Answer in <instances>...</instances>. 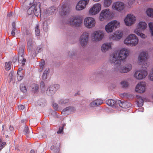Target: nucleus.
<instances>
[{"instance_id": "nucleus-1", "label": "nucleus", "mask_w": 153, "mask_h": 153, "mask_svg": "<svg viewBox=\"0 0 153 153\" xmlns=\"http://www.w3.org/2000/svg\"><path fill=\"white\" fill-rule=\"evenodd\" d=\"M129 51L126 48H122L118 51H115L111 55L110 61L114 65H119L120 61L125 60L128 56Z\"/></svg>"}, {"instance_id": "nucleus-2", "label": "nucleus", "mask_w": 153, "mask_h": 153, "mask_svg": "<svg viewBox=\"0 0 153 153\" xmlns=\"http://www.w3.org/2000/svg\"><path fill=\"white\" fill-rule=\"evenodd\" d=\"M65 22L66 24L72 26L77 27L81 25L82 22V19L81 16L77 15L67 19Z\"/></svg>"}, {"instance_id": "nucleus-3", "label": "nucleus", "mask_w": 153, "mask_h": 153, "mask_svg": "<svg viewBox=\"0 0 153 153\" xmlns=\"http://www.w3.org/2000/svg\"><path fill=\"white\" fill-rule=\"evenodd\" d=\"M124 44L131 47L136 46L139 43V39L134 34H130L126 38L124 41Z\"/></svg>"}, {"instance_id": "nucleus-4", "label": "nucleus", "mask_w": 153, "mask_h": 153, "mask_svg": "<svg viewBox=\"0 0 153 153\" xmlns=\"http://www.w3.org/2000/svg\"><path fill=\"white\" fill-rule=\"evenodd\" d=\"M120 26V22L117 20H113L108 22L105 26V30L108 33L112 32Z\"/></svg>"}, {"instance_id": "nucleus-5", "label": "nucleus", "mask_w": 153, "mask_h": 153, "mask_svg": "<svg viewBox=\"0 0 153 153\" xmlns=\"http://www.w3.org/2000/svg\"><path fill=\"white\" fill-rule=\"evenodd\" d=\"M148 58V54L145 51L140 52L138 56L137 62L139 65L144 66L147 69L149 66V62L146 61Z\"/></svg>"}, {"instance_id": "nucleus-6", "label": "nucleus", "mask_w": 153, "mask_h": 153, "mask_svg": "<svg viewBox=\"0 0 153 153\" xmlns=\"http://www.w3.org/2000/svg\"><path fill=\"white\" fill-rule=\"evenodd\" d=\"M91 40L93 42H97L102 41L104 37V33L101 30H95L91 35Z\"/></svg>"}, {"instance_id": "nucleus-7", "label": "nucleus", "mask_w": 153, "mask_h": 153, "mask_svg": "<svg viewBox=\"0 0 153 153\" xmlns=\"http://www.w3.org/2000/svg\"><path fill=\"white\" fill-rule=\"evenodd\" d=\"M147 75V71L146 70L143 68L135 71L133 76L136 79L141 80L145 79Z\"/></svg>"}, {"instance_id": "nucleus-8", "label": "nucleus", "mask_w": 153, "mask_h": 153, "mask_svg": "<svg viewBox=\"0 0 153 153\" xmlns=\"http://www.w3.org/2000/svg\"><path fill=\"white\" fill-rule=\"evenodd\" d=\"M102 5L100 3H95L90 7L88 11V13L91 16L96 15L100 11Z\"/></svg>"}, {"instance_id": "nucleus-9", "label": "nucleus", "mask_w": 153, "mask_h": 153, "mask_svg": "<svg viewBox=\"0 0 153 153\" xmlns=\"http://www.w3.org/2000/svg\"><path fill=\"white\" fill-rule=\"evenodd\" d=\"M132 68V65L130 63H128L126 64L124 66L118 65L114 70L121 73H128L131 71Z\"/></svg>"}, {"instance_id": "nucleus-10", "label": "nucleus", "mask_w": 153, "mask_h": 153, "mask_svg": "<svg viewBox=\"0 0 153 153\" xmlns=\"http://www.w3.org/2000/svg\"><path fill=\"white\" fill-rule=\"evenodd\" d=\"M85 26L87 29H92L95 27L96 20L94 18L91 17H86L84 20Z\"/></svg>"}, {"instance_id": "nucleus-11", "label": "nucleus", "mask_w": 153, "mask_h": 153, "mask_svg": "<svg viewBox=\"0 0 153 153\" xmlns=\"http://www.w3.org/2000/svg\"><path fill=\"white\" fill-rule=\"evenodd\" d=\"M40 4H33L27 10V13L29 15H31L34 13L36 16H38L41 15L40 9Z\"/></svg>"}, {"instance_id": "nucleus-12", "label": "nucleus", "mask_w": 153, "mask_h": 153, "mask_svg": "<svg viewBox=\"0 0 153 153\" xmlns=\"http://www.w3.org/2000/svg\"><path fill=\"white\" fill-rule=\"evenodd\" d=\"M136 20L134 15L131 14H128L124 19V22L127 26H130L134 25Z\"/></svg>"}, {"instance_id": "nucleus-13", "label": "nucleus", "mask_w": 153, "mask_h": 153, "mask_svg": "<svg viewBox=\"0 0 153 153\" xmlns=\"http://www.w3.org/2000/svg\"><path fill=\"white\" fill-rule=\"evenodd\" d=\"M112 16V13L110 10L107 8L102 10L100 12L99 16V20L103 21L105 20L108 19Z\"/></svg>"}, {"instance_id": "nucleus-14", "label": "nucleus", "mask_w": 153, "mask_h": 153, "mask_svg": "<svg viewBox=\"0 0 153 153\" xmlns=\"http://www.w3.org/2000/svg\"><path fill=\"white\" fill-rule=\"evenodd\" d=\"M89 34L88 31H85L80 36L79 42L82 46H85L87 45L88 41Z\"/></svg>"}, {"instance_id": "nucleus-15", "label": "nucleus", "mask_w": 153, "mask_h": 153, "mask_svg": "<svg viewBox=\"0 0 153 153\" xmlns=\"http://www.w3.org/2000/svg\"><path fill=\"white\" fill-rule=\"evenodd\" d=\"M125 5L124 3L121 1H116L114 2L112 5V9L118 12H121L125 9Z\"/></svg>"}, {"instance_id": "nucleus-16", "label": "nucleus", "mask_w": 153, "mask_h": 153, "mask_svg": "<svg viewBox=\"0 0 153 153\" xmlns=\"http://www.w3.org/2000/svg\"><path fill=\"white\" fill-rule=\"evenodd\" d=\"M90 0H80L77 3L76 9L77 11L82 10L86 7L88 4Z\"/></svg>"}, {"instance_id": "nucleus-17", "label": "nucleus", "mask_w": 153, "mask_h": 153, "mask_svg": "<svg viewBox=\"0 0 153 153\" xmlns=\"http://www.w3.org/2000/svg\"><path fill=\"white\" fill-rule=\"evenodd\" d=\"M146 84L145 82H140L136 85L135 88V91L140 93H143L145 91Z\"/></svg>"}, {"instance_id": "nucleus-18", "label": "nucleus", "mask_w": 153, "mask_h": 153, "mask_svg": "<svg viewBox=\"0 0 153 153\" xmlns=\"http://www.w3.org/2000/svg\"><path fill=\"white\" fill-rule=\"evenodd\" d=\"M59 10L61 15L62 16L65 15L67 14L69 11V6L67 4H65L59 7Z\"/></svg>"}, {"instance_id": "nucleus-19", "label": "nucleus", "mask_w": 153, "mask_h": 153, "mask_svg": "<svg viewBox=\"0 0 153 153\" xmlns=\"http://www.w3.org/2000/svg\"><path fill=\"white\" fill-rule=\"evenodd\" d=\"M113 45L112 42H106L101 45V50L102 52L105 53L107 51L112 49Z\"/></svg>"}, {"instance_id": "nucleus-20", "label": "nucleus", "mask_w": 153, "mask_h": 153, "mask_svg": "<svg viewBox=\"0 0 153 153\" xmlns=\"http://www.w3.org/2000/svg\"><path fill=\"white\" fill-rule=\"evenodd\" d=\"M24 48L22 47L19 49L18 56L19 62V63H21L22 66L25 65V63L26 61V60L24 59Z\"/></svg>"}, {"instance_id": "nucleus-21", "label": "nucleus", "mask_w": 153, "mask_h": 153, "mask_svg": "<svg viewBox=\"0 0 153 153\" xmlns=\"http://www.w3.org/2000/svg\"><path fill=\"white\" fill-rule=\"evenodd\" d=\"M59 88V85L57 84L51 86L47 90L46 94L48 95H51L53 94Z\"/></svg>"}, {"instance_id": "nucleus-22", "label": "nucleus", "mask_w": 153, "mask_h": 153, "mask_svg": "<svg viewBox=\"0 0 153 153\" xmlns=\"http://www.w3.org/2000/svg\"><path fill=\"white\" fill-rule=\"evenodd\" d=\"M147 27V24L144 21H140L137 24L136 28L134 30L137 31H144Z\"/></svg>"}, {"instance_id": "nucleus-23", "label": "nucleus", "mask_w": 153, "mask_h": 153, "mask_svg": "<svg viewBox=\"0 0 153 153\" xmlns=\"http://www.w3.org/2000/svg\"><path fill=\"white\" fill-rule=\"evenodd\" d=\"M123 35V32L121 31H117L114 32L111 35V39L114 40H118L121 39Z\"/></svg>"}, {"instance_id": "nucleus-24", "label": "nucleus", "mask_w": 153, "mask_h": 153, "mask_svg": "<svg viewBox=\"0 0 153 153\" xmlns=\"http://www.w3.org/2000/svg\"><path fill=\"white\" fill-rule=\"evenodd\" d=\"M76 111L75 108L72 106H70L65 108L62 111L64 114H70Z\"/></svg>"}, {"instance_id": "nucleus-25", "label": "nucleus", "mask_w": 153, "mask_h": 153, "mask_svg": "<svg viewBox=\"0 0 153 153\" xmlns=\"http://www.w3.org/2000/svg\"><path fill=\"white\" fill-rule=\"evenodd\" d=\"M120 107L125 108H128L130 106V104L127 102H122L120 100H117L116 102Z\"/></svg>"}, {"instance_id": "nucleus-26", "label": "nucleus", "mask_w": 153, "mask_h": 153, "mask_svg": "<svg viewBox=\"0 0 153 153\" xmlns=\"http://www.w3.org/2000/svg\"><path fill=\"white\" fill-rule=\"evenodd\" d=\"M27 49L29 53L31 55L32 53L34 52L31 40L28 41L27 42Z\"/></svg>"}, {"instance_id": "nucleus-27", "label": "nucleus", "mask_w": 153, "mask_h": 153, "mask_svg": "<svg viewBox=\"0 0 153 153\" xmlns=\"http://www.w3.org/2000/svg\"><path fill=\"white\" fill-rule=\"evenodd\" d=\"M141 31H137V30H134V33L137 36H140L142 39H145L147 37L144 34L140 32Z\"/></svg>"}, {"instance_id": "nucleus-28", "label": "nucleus", "mask_w": 153, "mask_h": 153, "mask_svg": "<svg viewBox=\"0 0 153 153\" xmlns=\"http://www.w3.org/2000/svg\"><path fill=\"white\" fill-rule=\"evenodd\" d=\"M117 101H115L114 100L112 99L108 100L106 101V104L109 106H113L115 104H116L117 106L118 105V104L116 103Z\"/></svg>"}, {"instance_id": "nucleus-29", "label": "nucleus", "mask_w": 153, "mask_h": 153, "mask_svg": "<svg viewBox=\"0 0 153 153\" xmlns=\"http://www.w3.org/2000/svg\"><path fill=\"white\" fill-rule=\"evenodd\" d=\"M137 105L138 107H141L143 105V101L142 98L140 96H137Z\"/></svg>"}, {"instance_id": "nucleus-30", "label": "nucleus", "mask_w": 153, "mask_h": 153, "mask_svg": "<svg viewBox=\"0 0 153 153\" xmlns=\"http://www.w3.org/2000/svg\"><path fill=\"white\" fill-rule=\"evenodd\" d=\"M112 0H104L103 6L105 7H109L112 3Z\"/></svg>"}, {"instance_id": "nucleus-31", "label": "nucleus", "mask_w": 153, "mask_h": 153, "mask_svg": "<svg viewBox=\"0 0 153 153\" xmlns=\"http://www.w3.org/2000/svg\"><path fill=\"white\" fill-rule=\"evenodd\" d=\"M55 10V8L54 6H52L49 8L45 12V13L48 15L52 14L54 12Z\"/></svg>"}, {"instance_id": "nucleus-32", "label": "nucleus", "mask_w": 153, "mask_h": 153, "mask_svg": "<svg viewBox=\"0 0 153 153\" xmlns=\"http://www.w3.org/2000/svg\"><path fill=\"white\" fill-rule=\"evenodd\" d=\"M148 79L150 81H153V68L150 70L148 75Z\"/></svg>"}, {"instance_id": "nucleus-33", "label": "nucleus", "mask_w": 153, "mask_h": 153, "mask_svg": "<svg viewBox=\"0 0 153 153\" xmlns=\"http://www.w3.org/2000/svg\"><path fill=\"white\" fill-rule=\"evenodd\" d=\"M69 101V100L68 99H61L59 101V104L63 105L68 103Z\"/></svg>"}, {"instance_id": "nucleus-34", "label": "nucleus", "mask_w": 153, "mask_h": 153, "mask_svg": "<svg viewBox=\"0 0 153 153\" xmlns=\"http://www.w3.org/2000/svg\"><path fill=\"white\" fill-rule=\"evenodd\" d=\"M147 15L150 17H153V9L152 8L148 9L146 11Z\"/></svg>"}, {"instance_id": "nucleus-35", "label": "nucleus", "mask_w": 153, "mask_h": 153, "mask_svg": "<svg viewBox=\"0 0 153 153\" xmlns=\"http://www.w3.org/2000/svg\"><path fill=\"white\" fill-rule=\"evenodd\" d=\"M149 30L151 33V35L153 36V22H150L148 23Z\"/></svg>"}, {"instance_id": "nucleus-36", "label": "nucleus", "mask_w": 153, "mask_h": 153, "mask_svg": "<svg viewBox=\"0 0 153 153\" xmlns=\"http://www.w3.org/2000/svg\"><path fill=\"white\" fill-rule=\"evenodd\" d=\"M11 64V62H10L5 63V68L6 70L9 71L10 69Z\"/></svg>"}, {"instance_id": "nucleus-37", "label": "nucleus", "mask_w": 153, "mask_h": 153, "mask_svg": "<svg viewBox=\"0 0 153 153\" xmlns=\"http://www.w3.org/2000/svg\"><path fill=\"white\" fill-rule=\"evenodd\" d=\"M32 91L35 92L37 91L38 88V86L37 84H32L31 86Z\"/></svg>"}, {"instance_id": "nucleus-38", "label": "nucleus", "mask_w": 153, "mask_h": 153, "mask_svg": "<svg viewBox=\"0 0 153 153\" xmlns=\"http://www.w3.org/2000/svg\"><path fill=\"white\" fill-rule=\"evenodd\" d=\"M20 90L24 93L26 92L27 91L26 87L23 84H21L20 87Z\"/></svg>"}, {"instance_id": "nucleus-39", "label": "nucleus", "mask_w": 153, "mask_h": 153, "mask_svg": "<svg viewBox=\"0 0 153 153\" xmlns=\"http://www.w3.org/2000/svg\"><path fill=\"white\" fill-rule=\"evenodd\" d=\"M120 85L123 88L127 87L128 85V82L125 81H123L120 82Z\"/></svg>"}, {"instance_id": "nucleus-40", "label": "nucleus", "mask_w": 153, "mask_h": 153, "mask_svg": "<svg viewBox=\"0 0 153 153\" xmlns=\"http://www.w3.org/2000/svg\"><path fill=\"white\" fill-rule=\"evenodd\" d=\"M17 78L19 80H21L22 79L23 77V75L22 73L20 71H19L17 73Z\"/></svg>"}, {"instance_id": "nucleus-41", "label": "nucleus", "mask_w": 153, "mask_h": 153, "mask_svg": "<svg viewBox=\"0 0 153 153\" xmlns=\"http://www.w3.org/2000/svg\"><path fill=\"white\" fill-rule=\"evenodd\" d=\"M45 65V62L43 61L39 63V66L40 68L39 69V71L41 72L43 70V67Z\"/></svg>"}, {"instance_id": "nucleus-42", "label": "nucleus", "mask_w": 153, "mask_h": 153, "mask_svg": "<svg viewBox=\"0 0 153 153\" xmlns=\"http://www.w3.org/2000/svg\"><path fill=\"white\" fill-rule=\"evenodd\" d=\"M35 32L36 33V36H39L40 33V30L39 27L38 25H36L35 28Z\"/></svg>"}, {"instance_id": "nucleus-43", "label": "nucleus", "mask_w": 153, "mask_h": 153, "mask_svg": "<svg viewBox=\"0 0 153 153\" xmlns=\"http://www.w3.org/2000/svg\"><path fill=\"white\" fill-rule=\"evenodd\" d=\"M43 26L44 30L45 31L47 30L48 28V27L47 24V22L46 21H45L43 22Z\"/></svg>"}, {"instance_id": "nucleus-44", "label": "nucleus", "mask_w": 153, "mask_h": 153, "mask_svg": "<svg viewBox=\"0 0 153 153\" xmlns=\"http://www.w3.org/2000/svg\"><path fill=\"white\" fill-rule=\"evenodd\" d=\"M95 100V102H96V103L97 106L101 104L103 102V101L102 100H100V99L96 100Z\"/></svg>"}, {"instance_id": "nucleus-45", "label": "nucleus", "mask_w": 153, "mask_h": 153, "mask_svg": "<svg viewBox=\"0 0 153 153\" xmlns=\"http://www.w3.org/2000/svg\"><path fill=\"white\" fill-rule=\"evenodd\" d=\"M96 102H95V100L92 102L90 104V106L91 107H95L97 106V105L96 103Z\"/></svg>"}, {"instance_id": "nucleus-46", "label": "nucleus", "mask_w": 153, "mask_h": 153, "mask_svg": "<svg viewBox=\"0 0 153 153\" xmlns=\"http://www.w3.org/2000/svg\"><path fill=\"white\" fill-rule=\"evenodd\" d=\"M45 85L44 83L43 82H41L40 83V88L42 91H43L45 90Z\"/></svg>"}, {"instance_id": "nucleus-47", "label": "nucleus", "mask_w": 153, "mask_h": 153, "mask_svg": "<svg viewBox=\"0 0 153 153\" xmlns=\"http://www.w3.org/2000/svg\"><path fill=\"white\" fill-rule=\"evenodd\" d=\"M24 131L26 135L27 136L29 134V131H28V128L27 126H25Z\"/></svg>"}, {"instance_id": "nucleus-48", "label": "nucleus", "mask_w": 153, "mask_h": 153, "mask_svg": "<svg viewBox=\"0 0 153 153\" xmlns=\"http://www.w3.org/2000/svg\"><path fill=\"white\" fill-rule=\"evenodd\" d=\"M53 107L54 109L56 110H58V105L56 103H54L53 104Z\"/></svg>"}, {"instance_id": "nucleus-49", "label": "nucleus", "mask_w": 153, "mask_h": 153, "mask_svg": "<svg viewBox=\"0 0 153 153\" xmlns=\"http://www.w3.org/2000/svg\"><path fill=\"white\" fill-rule=\"evenodd\" d=\"M63 128L62 127H60L59 129V130L57 132L58 134H61L63 132Z\"/></svg>"}, {"instance_id": "nucleus-50", "label": "nucleus", "mask_w": 153, "mask_h": 153, "mask_svg": "<svg viewBox=\"0 0 153 153\" xmlns=\"http://www.w3.org/2000/svg\"><path fill=\"white\" fill-rule=\"evenodd\" d=\"M134 0H130L128 2V4L129 7H131V5L134 3Z\"/></svg>"}, {"instance_id": "nucleus-51", "label": "nucleus", "mask_w": 153, "mask_h": 153, "mask_svg": "<svg viewBox=\"0 0 153 153\" xmlns=\"http://www.w3.org/2000/svg\"><path fill=\"white\" fill-rule=\"evenodd\" d=\"M18 108L20 110H22L24 109V107L23 105H19L18 106Z\"/></svg>"}, {"instance_id": "nucleus-52", "label": "nucleus", "mask_w": 153, "mask_h": 153, "mask_svg": "<svg viewBox=\"0 0 153 153\" xmlns=\"http://www.w3.org/2000/svg\"><path fill=\"white\" fill-rule=\"evenodd\" d=\"M16 28H13V29L12 30V31H11V34L12 36H14L15 35V31L16 30Z\"/></svg>"}, {"instance_id": "nucleus-53", "label": "nucleus", "mask_w": 153, "mask_h": 153, "mask_svg": "<svg viewBox=\"0 0 153 153\" xmlns=\"http://www.w3.org/2000/svg\"><path fill=\"white\" fill-rule=\"evenodd\" d=\"M47 74L45 73H44L42 75V78L43 79H47Z\"/></svg>"}, {"instance_id": "nucleus-54", "label": "nucleus", "mask_w": 153, "mask_h": 153, "mask_svg": "<svg viewBox=\"0 0 153 153\" xmlns=\"http://www.w3.org/2000/svg\"><path fill=\"white\" fill-rule=\"evenodd\" d=\"M49 68H47L45 71L44 73H45L46 74H48L49 73Z\"/></svg>"}, {"instance_id": "nucleus-55", "label": "nucleus", "mask_w": 153, "mask_h": 153, "mask_svg": "<svg viewBox=\"0 0 153 153\" xmlns=\"http://www.w3.org/2000/svg\"><path fill=\"white\" fill-rule=\"evenodd\" d=\"M9 131H5L4 132V134H5L6 135V136L7 137H8V134L10 133Z\"/></svg>"}, {"instance_id": "nucleus-56", "label": "nucleus", "mask_w": 153, "mask_h": 153, "mask_svg": "<svg viewBox=\"0 0 153 153\" xmlns=\"http://www.w3.org/2000/svg\"><path fill=\"white\" fill-rule=\"evenodd\" d=\"M12 26L13 27V28H16L15 27V23L14 22H13L12 24Z\"/></svg>"}, {"instance_id": "nucleus-57", "label": "nucleus", "mask_w": 153, "mask_h": 153, "mask_svg": "<svg viewBox=\"0 0 153 153\" xmlns=\"http://www.w3.org/2000/svg\"><path fill=\"white\" fill-rule=\"evenodd\" d=\"M10 131H12L13 129V127L10 126L9 129Z\"/></svg>"}, {"instance_id": "nucleus-58", "label": "nucleus", "mask_w": 153, "mask_h": 153, "mask_svg": "<svg viewBox=\"0 0 153 153\" xmlns=\"http://www.w3.org/2000/svg\"><path fill=\"white\" fill-rule=\"evenodd\" d=\"M95 2H98L100 1V0H93Z\"/></svg>"}, {"instance_id": "nucleus-59", "label": "nucleus", "mask_w": 153, "mask_h": 153, "mask_svg": "<svg viewBox=\"0 0 153 153\" xmlns=\"http://www.w3.org/2000/svg\"><path fill=\"white\" fill-rule=\"evenodd\" d=\"M30 153H34V151L33 150H32L30 151Z\"/></svg>"}, {"instance_id": "nucleus-60", "label": "nucleus", "mask_w": 153, "mask_h": 153, "mask_svg": "<svg viewBox=\"0 0 153 153\" xmlns=\"http://www.w3.org/2000/svg\"><path fill=\"white\" fill-rule=\"evenodd\" d=\"M11 13H9L7 15V16L10 17L11 16Z\"/></svg>"}, {"instance_id": "nucleus-61", "label": "nucleus", "mask_w": 153, "mask_h": 153, "mask_svg": "<svg viewBox=\"0 0 153 153\" xmlns=\"http://www.w3.org/2000/svg\"><path fill=\"white\" fill-rule=\"evenodd\" d=\"M12 76V73H10L9 74V76Z\"/></svg>"}, {"instance_id": "nucleus-62", "label": "nucleus", "mask_w": 153, "mask_h": 153, "mask_svg": "<svg viewBox=\"0 0 153 153\" xmlns=\"http://www.w3.org/2000/svg\"><path fill=\"white\" fill-rule=\"evenodd\" d=\"M22 70V68H19V70L18 71V72L19 71H20V72H21V71Z\"/></svg>"}, {"instance_id": "nucleus-63", "label": "nucleus", "mask_w": 153, "mask_h": 153, "mask_svg": "<svg viewBox=\"0 0 153 153\" xmlns=\"http://www.w3.org/2000/svg\"><path fill=\"white\" fill-rule=\"evenodd\" d=\"M41 49V48H39V51H38V52H40V50Z\"/></svg>"}, {"instance_id": "nucleus-64", "label": "nucleus", "mask_w": 153, "mask_h": 153, "mask_svg": "<svg viewBox=\"0 0 153 153\" xmlns=\"http://www.w3.org/2000/svg\"><path fill=\"white\" fill-rule=\"evenodd\" d=\"M4 125L2 126V130L3 131V130H4Z\"/></svg>"}]
</instances>
